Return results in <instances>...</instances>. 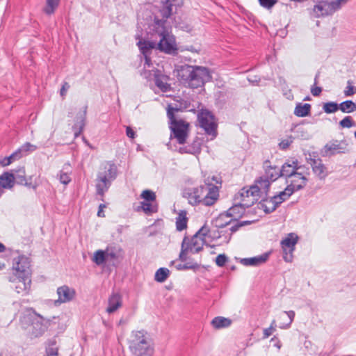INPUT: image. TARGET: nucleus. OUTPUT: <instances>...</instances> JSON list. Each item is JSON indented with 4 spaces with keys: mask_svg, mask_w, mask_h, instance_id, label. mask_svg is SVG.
Returning a JSON list of instances; mask_svg holds the SVG:
<instances>
[{
    "mask_svg": "<svg viewBox=\"0 0 356 356\" xmlns=\"http://www.w3.org/2000/svg\"><path fill=\"white\" fill-rule=\"evenodd\" d=\"M44 321L47 323L49 321L44 319L34 311L30 310L22 318L21 325L29 334L34 337H38L41 336L47 328Z\"/></svg>",
    "mask_w": 356,
    "mask_h": 356,
    "instance_id": "nucleus-8",
    "label": "nucleus"
},
{
    "mask_svg": "<svg viewBox=\"0 0 356 356\" xmlns=\"http://www.w3.org/2000/svg\"><path fill=\"white\" fill-rule=\"evenodd\" d=\"M86 113V108H85L83 111V115H81L79 119H77L76 122L73 126V129L74 131V136L77 137L83 131V129L85 126V115Z\"/></svg>",
    "mask_w": 356,
    "mask_h": 356,
    "instance_id": "nucleus-35",
    "label": "nucleus"
},
{
    "mask_svg": "<svg viewBox=\"0 0 356 356\" xmlns=\"http://www.w3.org/2000/svg\"><path fill=\"white\" fill-rule=\"evenodd\" d=\"M260 4L266 8H270L273 7L275 3L277 2L276 0H259Z\"/></svg>",
    "mask_w": 356,
    "mask_h": 356,
    "instance_id": "nucleus-51",
    "label": "nucleus"
},
{
    "mask_svg": "<svg viewBox=\"0 0 356 356\" xmlns=\"http://www.w3.org/2000/svg\"><path fill=\"white\" fill-rule=\"evenodd\" d=\"M256 188H243L235 195L234 200L236 203L246 208L251 207L259 198L256 194Z\"/></svg>",
    "mask_w": 356,
    "mask_h": 356,
    "instance_id": "nucleus-9",
    "label": "nucleus"
},
{
    "mask_svg": "<svg viewBox=\"0 0 356 356\" xmlns=\"http://www.w3.org/2000/svg\"><path fill=\"white\" fill-rule=\"evenodd\" d=\"M170 275V270L166 268H160L155 273V280L159 282H165Z\"/></svg>",
    "mask_w": 356,
    "mask_h": 356,
    "instance_id": "nucleus-37",
    "label": "nucleus"
},
{
    "mask_svg": "<svg viewBox=\"0 0 356 356\" xmlns=\"http://www.w3.org/2000/svg\"><path fill=\"white\" fill-rule=\"evenodd\" d=\"M322 90L320 87L312 88L311 92L314 96H318L321 92Z\"/></svg>",
    "mask_w": 356,
    "mask_h": 356,
    "instance_id": "nucleus-58",
    "label": "nucleus"
},
{
    "mask_svg": "<svg viewBox=\"0 0 356 356\" xmlns=\"http://www.w3.org/2000/svg\"><path fill=\"white\" fill-rule=\"evenodd\" d=\"M15 186L13 173L3 172L0 175V186L5 189H11Z\"/></svg>",
    "mask_w": 356,
    "mask_h": 356,
    "instance_id": "nucleus-25",
    "label": "nucleus"
},
{
    "mask_svg": "<svg viewBox=\"0 0 356 356\" xmlns=\"http://www.w3.org/2000/svg\"><path fill=\"white\" fill-rule=\"evenodd\" d=\"M115 258H116L115 252L110 248H106L104 250H99L95 251L93 254L92 261L99 266Z\"/></svg>",
    "mask_w": 356,
    "mask_h": 356,
    "instance_id": "nucleus-17",
    "label": "nucleus"
},
{
    "mask_svg": "<svg viewBox=\"0 0 356 356\" xmlns=\"http://www.w3.org/2000/svg\"><path fill=\"white\" fill-rule=\"evenodd\" d=\"M184 108H186L187 106H184ZM182 108L181 106L178 107L169 105L167 111L168 117L170 120V128L172 131L170 137L172 139H175L179 144L186 143L189 133V124L175 115V112H177Z\"/></svg>",
    "mask_w": 356,
    "mask_h": 356,
    "instance_id": "nucleus-5",
    "label": "nucleus"
},
{
    "mask_svg": "<svg viewBox=\"0 0 356 356\" xmlns=\"http://www.w3.org/2000/svg\"><path fill=\"white\" fill-rule=\"evenodd\" d=\"M129 348L136 356H153L154 346L149 335L144 331H133L129 340Z\"/></svg>",
    "mask_w": 356,
    "mask_h": 356,
    "instance_id": "nucleus-6",
    "label": "nucleus"
},
{
    "mask_svg": "<svg viewBox=\"0 0 356 356\" xmlns=\"http://www.w3.org/2000/svg\"><path fill=\"white\" fill-rule=\"evenodd\" d=\"M202 146V140L197 138L188 147H180L181 153H189L192 154H198L200 152Z\"/></svg>",
    "mask_w": 356,
    "mask_h": 356,
    "instance_id": "nucleus-24",
    "label": "nucleus"
},
{
    "mask_svg": "<svg viewBox=\"0 0 356 356\" xmlns=\"http://www.w3.org/2000/svg\"><path fill=\"white\" fill-rule=\"evenodd\" d=\"M309 175L308 169L300 165L297 159H289L282 165V177L286 178L287 186L295 192L307 185Z\"/></svg>",
    "mask_w": 356,
    "mask_h": 356,
    "instance_id": "nucleus-3",
    "label": "nucleus"
},
{
    "mask_svg": "<svg viewBox=\"0 0 356 356\" xmlns=\"http://www.w3.org/2000/svg\"><path fill=\"white\" fill-rule=\"evenodd\" d=\"M221 180L217 176H209L204 179V184L198 187L186 188L184 197L193 206L202 204L207 207L214 205L220 197Z\"/></svg>",
    "mask_w": 356,
    "mask_h": 356,
    "instance_id": "nucleus-2",
    "label": "nucleus"
},
{
    "mask_svg": "<svg viewBox=\"0 0 356 356\" xmlns=\"http://www.w3.org/2000/svg\"><path fill=\"white\" fill-rule=\"evenodd\" d=\"M332 9L329 1H321L314 6L311 15L317 18L323 17L332 14Z\"/></svg>",
    "mask_w": 356,
    "mask_h": 356,
    "instance_id": "nucleus-18",
    "label": "nucleus"
},
{
    "mask_svg": "<svg viewBox=\"0 0 356 356\" xmlns=\"http://www.w3.org/2000/svg\"><path fill=\"white\" fill-rule=\"evenodd\" d=\"M122 306L121 296L118 293H114L108 298L106 312L112 314L117 311Z\"/></svg>",
    "mask_w": 356,
    "mask_h": 356,
    "instance_id": "nucleus-22",
    "label": "nucleus"
},
{
    "mask_svg": "<svg viewBox=\"0 0 356 356\" xmlns=\"http://www.w3.org/2000/svg\"><path fill=\"white\" fill-rule=\"evenodd\" d=\"M276 330V322L273 320L269 327L264 330V339H267Z\"/></svg>",
    "mask_w": 356,
    "mask_h": 356,
    "instance_id": "nucleus-45",
    "label": "nucleus"
},
{
    "mask_svg": "<svg viewBox=\"0 0 356 356\" xmlns=\"http://www.w3.org/2000/svg\"><path fill=\"white\" fill-rule=\"evenodd\" d=\"M270 184V180H268L266 177H261L256 181L255 184L251 186V187L256 188V194L257 195L258 198H259L262 195L267 194Z\"/></svg>",
    "mask_w": 356,
    "mask_h": 356,
    "instance_id": "nucleus-21",
    "label": "nucleus"
},
{
    "mask_svg": "<svg viewBox=\"0 0 356 356\" xmlns=\"http://www.w3.org/2000/svg\"><path fill=\"white\" fill-rule=\"evenodd\" d=\"M314 173L321 179L327 176V168L321 159H314L311 163Z\"/></svg>",
    "mask_w": 356,
    "mask_h": 356,
    "instance_id": "nucleus-20",
    "label": "nucleus"
},
{
    "mask_svg": "<svg viewBox=\"0 0 356 356\" xmlns=\"http://www.w3.org/2000/svg\"><path fill=\"white\" fill-rule=\"evenodd\" d=\"M13 275L31 276V265L29 259L24 255H19L14 258L13 263Z\"/></svg>",
    "mask_w": 356,
    "mask_h": 356,
    "instance_id": "nucleus-12",
    "label": "nucleus"
},
{
    "mask_svg": "<svg viewBox=\"0 0 356 356\" xmlns=\"http://www.w3.org/2000/svg\"><path fill=\"white\" fill-rule=\"evenodd\" d=\"M209 229L202 227L191 238H184L179 258L181 261L186 260V255L188 253H197L200 251L204 245L207 243Z\"/></svg>",
    "mask_w": 356,
    "mask_h": 356,
    "instance_id": "nucleus-7",
    "label": "nucleus"
},
{
    "mask_svg": "<svg viewBox=\"0 0 356 356\" xmlns=\"http://www.w3.org/2000/svg\"><path fill=\"white\" fill-rule=\"evenodd\" d=\"M11 173L14 177V183L18 184L25 185L28 187H31L33 189H36V185H33L31 182H29L26 178V172L24 167L19 168L17 169L13 170Z\"/></svg>",
    "mask_w": 356,
    "mask_h": 356,
    "instance_id": "nucleus-19",
    "label": "nucleus"
},
{
    "mask_svg": "<svg viewBox=\"0 0 356 356\" xmlns=\"http://www.w3.org/2000/svg\"><path fill=\"white\" fill-rule=\"evenodd\" d=\"M280 205L277 201L274 200V196L270 199H267L264 201L262 208L266 213H271L276 209Z\"/></svg>",
    "mask_w": 356,
    "mask_h": 356,
    "instance_id": "nucleus-33",
    "label": "nucleus"
},
{
    "mask_svg": "<svg viewBox=\"0 0 356 356\" xmlns=\"http://www.w3.org/2000/svg\"><path fill=\"white\" fill-rule=\"evenodd\" d=\"M58 176L60 181L65 185L68 184L71 181V178L67 172L60 171Z\"/></svg>",
    "mask_w": 356,
    "mask_h": 356,
    "instance_id": "nucleus-47",
    "label": "nucleus"
},
{
    "mask_svg": "<svg viewBox=\"0 0 356 356\" xmlns=\"http://www.w3.org/2000/svg\"><path fill=\"white\" fill-rule=\"evenodd\" d=\"M172 13V6L166 3L163 8L154 13L153 22L148 24L145 37L136 35L138 40L137 45L145 57L143 76L149 81H154L156 86L161 92L170 89L168 83V76L163 74L159 70L152 69L149 54L153 49H158L168 54H173L177 50L175 37L172 33L171 24L168 18Z\"/></svg>",
    "mask_w": 356,
    "mask_h": 356,
    "instance_id": "nucleus-1",
    "label": "nucleus"
},
{
    "mask_svg": "<svg viewBox=\"0 0 356 356\" xmlns=\"http://www.w3.org/2000/svg\"><path fill=\"white\" fill-rule=\"evenodd\" d=\"M311 105L309 104H298L294 110V114L298 117H305L309 114Z\"/></svg>",
    "mask_w": 356,
    "mask_h": 356,
    "instance_id": "nucleus-30",
    "label": "nucleus"
},
{
    "mask_svg": "<svg viewBox=\"0 0 356 356\" xmlns=\"http://www.w3.org/2000/svg\"><path fill=\"white\" fill-rule=\"evenodd\" d=\"M323 108L326 113H335L339 110V104L333 102H327L323 104Z\"/></svg>",
    "mask_w": 356,
    "mask_h": 356,
    "instance_id": "nucleus-40",
    "label": "nucleus"
},
{
    "mask_svg": "<svg viewBox=\"0 0 356 356\" xmlns=\"http://www.w3.org/2000/svg\"><path fill=\"white\" fill-rule=\"evenodd\" d=\"M5 267V265L3 264L0 263V270L3 269Z\"/></svg>",
    "mask_w": 356,
    "mask_h": 356,
    "instance_id": "nucleus-63",
    "label": "nucleus"
},
{
    "mask_svg": "<svg viewBox=\"0 0 356 356\" xmlns=\"http://www.w3.org/2000/svg\"><path fill=\"white\" fill-rule=\"evenodd\" d=\"M348 1V0H332V1H329L330 7L332 8V13L341 8Z\"/></svg>",
    "mask_w": 356,
    "mask_h": 356,
    "instance_id": "nucleus-43",
    "label": "nucleus"
},
{
    "mask_svg": "<svg viewBox=\"0 0 356 356\" xmlns=\"http://www.w3.org/2000/svg\"><path fill=\"white\" fill-rule=\"evenodd\" d=\"M177 76L192 88L202 87L211 76L205 67L184 65L177 70Z\"/></svg>",
    "mask_w": 356,
    "mask_h": 356,
    "instance_id": "nucleus-4",
    "label": "nucleus"
},
{
    "mask_svg": "<svg viewBox=\"0 0 356 356\" xmlns=\"http://www.w3.org/2000/svg\"><path fill=\"white\" fill-rule=\"evenodd\" d=\"M187 217L186 212L181 211L179 212L177 218H176V227L179 231H182L187 227Z\"/></svg>",
    "mask_w": 356,
    "mask_h": 356,
    "instance_id": "nucleus-32",
    "label": "nucleus"
},
{
    "mask_svg": "<svg viewBox=\"0 0 356 356\" xmlns=\"http://www.w3.org/2000/svg\"><path fill=\"white\" fill-rule=\"evenodd\" d=\"M37 149V146L33 145L30 143H26L22 146H21L17 151H20V154H22V152H33Z\"/></svg>",
    "mask_w": 356,
    "mask_h": 356,
    "instance_id": "nucleus-44",
    "label": "nucleus"
},
{
    "mask_svg": "<svg viewBox=\"0 0 356 356\" xmlns=\"http://www.w3.org/2000/svg\"><path fill=\"white\" fill-rule=\"evenodd\" d=\"M292 142H293V140H292L291 138H288L284 139L280 143V144H279L280 147L282 149H285L289 147V145L292 143Z\"/></svg>",
    "mask_w": 356,
    "mask_h": 356,
    "instance_id": "nucleus-52",
    "label": "nucleus"
},
{
    "mask_svg": "<svg viewBox=\"0 0 356 356\" xmlns=\"http://www.w3.org/2000/svg\"><path fill=\"white\" fill-rule=\"evenodd\" d=\"M284 316H287L288 321L280 324V327L281 329H288L291 326L295 317V312L293 311L284 312L280 318H283Z\"/></svg>",
    "mask_w": 356,
    "mask_h": 356,
    "instance_id": "nucleus-38",
    "label": "nucleus"
},
{
    "mask_svg": "<svg viewBox=\"0 0 356 356\" xmlns=\"http://www.w3.org/2000/svg\"><path fill=\"white\" fill-rule=\"evenodd\" d=\"M184 50L189 51L193 53L199 54L201 49H200V47H195L194 46L190 45V46H186L185 47H183V49H181V51H184Z\"/></svg>",
    "mask_w": 356,
    "mask_h": 356,
    "instance_id": "nucleus-53",
    "label": "nucleus"
},
{
    "mask_svg": "<svg viewBox=\"0 0 356 356\" xmlns=\"http://www.w3.org/2000/svg\"><path fill=\"white\" fill-rule=\"evenodd\" d=\"M140 208L146 214H152L157 211V204L156 202H141Z\"/></svg>",
    "mask_w": 356,
    "mask_h": 356,
    "instance_id": "nucleus-34",
    "label": "nucleus"
},
{
    "mask_svg": "<svg viewBox=\"0 0 356 356\" xmlns=\"http://www.w3.org/2000/svg\"><path fill=\"white\" fill-rule=\"evenodd\" d=\"M140 197L144 200L143 202H156L155 193L149 190H145L142 192Z\"/></svg>",
    "mask_w": 356,
    "mask_h": 356,
    "instance_id": "nucleus-41",
    "label": "nucleus"
},
{
    "mask_svg": "<svg viewBox=\"0 0 356 356\" xmlns=\"http://www.w3.org/2000/svg\"><path fill=\"white\" fill-rule=\"evenodd\" d=\"M197 117L201 127L207 134L211 136V139L214 138L217 135V124L211 113L207 110H202Z\"/></svg>",
    "mask_w": 356,
    "mask_h": 356,
    "instance_id": "nucleus-10",
    "label": "nucleus"
},
{
    "mask_svg": "<svg viewBox=\"0 0 356 356\" xmlns=\"http://www.w3.org/2000/svg\"><path fill=\"white\" fill-rule=\"evenodd\" d=\"M227 258L225 254H219L217 256V257L216 259V264L218 266L222 267L225 264V263L227 262Z\"/></svg>",
    "mask_w": 356,
    "mask_h": 356,
    "instance_id": "nucleus-49",
    "label": "nucleus"
},
{
    "mask_svg": "<svg viewBox=\"0 0 356 356\" xmlns=\"http://www.w3.org/2000/svg\"><path fill=\"white\" fill-rule=\"evenodd\" d=\"M126 134H127V136L129 138H134V137H135V132H134V131L131 127H127Z\"/></svg>",
    "mask_w": 356,
    "mask_h": 356,
    "instance_id": "nucleus-57",
    "label": "nucleus"
},
{
    "mask_svg": "<svg viewBox=\"0 0 356 356\" xmlns=\"http://www.w3.org/2000/svg\"><path fill=\"white\" fill-rule=\"evenodd\" d=\"M10 281L15 284V289L17 293L22 296L29 294L31 286V276L12 275Z\"/></svg>",
    "mask_w": 356,
    "mask_h": 356,
    "instance_id": "nucleus-14",
    "label": "nucleus"
},
{
    "mask_svg": "<svg viewBox=\"0 0 356 356\" xmlns=\"http://www.w3.org/2000/svg\"><path fill=\"white\" fill-rule=\"evenodd\" d=\"M294 192L295 191H293V189L286 186L283 191H281L279 194L274 195V200L277 201L280 204L284 201L288 200Z\"/></svg>",
    "mask_w": 356,
    "mask_h": 356,
    "instance_id": "nucleus-29",
    "label": "nucleus"
},
{
    "mask_svg": "<svg viewBox=\"0 0 356 356\" xmlns=\"http://www.w3.org/2000/svg\"><path fill=\"white\" fill-rule=\"evenodd\" d=\"M59 1L60 0H47V3L44 8V12L47 15L53 14L58 6Z\"/></svg>",
    "mask_w": 356,
    "mask_h": 356,
    "instance_id": "nucleus-39",
    "label": "nucleus"
},
{
    "mask_svg": "<svg viewBox=\"0 0 356 356\" xmlns=\"http://www.w3.org/2000/svg\"><path fill=\"white\" fill-rule=\"evenodd\" d=\"M280 176H282V168L280 169L276 166H267L266 169V178L270 181H275Z\"/></svg>",
    "mask_w": 356,
    "mask_h": 356,
    "instance_id": "nucleus-26",
    "label": "nucleus"
},
{
    "mask_svg": "<svg viewBox=\"0 0 356 356\" xmlns=\"http://www.w3.org/2000/svg\"><path fill=\"white\" fill-rule=\"evenodd\" d=\"M69 88H70L69 83L67 82H65L63 84L62 88L60 91V94L63 97H65V96L66 95L67 91L68 90Z\"/></svg>",
    "mask_w": 356,
    "mask_h": 356,
    "instance_id": "nucleus-54",
    "label": "nucleus"
},
{
    "mask_svg": "<svg viewBox=\"0 0 356 356\" xmlns=\"http://www.w3.org/2000/svg\"><path fill=\"white\" fill-rule=\"evenodd\" d=\"M232 324V321L225 317L217 316L211 321V325L215 329L228 327Z\"/></svg>",
    "mask_w": 356,
    "mask_h": 356,
    "instance_id": "nucleus-27",
    "label": "nucleus"
},
{
    "mask_svg": "<svg viewBox=\"0 0 356 356\" xmlns=\"http://www.w3.org/2000/svg\"><path fill=\"white\" fill-rule=\"evenodd\" d=\"M339 124L343 128H350L353 125V122L350 116L345 117L340 121Z\"/></svg>",
    "mask_w": 356,
    "mask_h": 356,
    "instance_id": "nucleus-48",
    "label": "nucleus"
},
{
    "mask_svg": "<svg viewBox=\"0 0 356 356\" xmlns=\"http://www.w3.org/2000/svg\"><path fill=\"white\" fill-rule=\"evenodd\" d=\"M339 109L343 113H351L356 111V104L350 100H347L339 104Z\"/></svg>",
    "mask_w": 356,
    "mask_h": 356,
    "instance_id": "nucleus-36",
    "label": "nucleus"
},
{
    "mask_svg": "<svg viewBox=\"0 0 356 356\" xmlns=\"http://www.w3.org/2000/svg\"><path fill=\"white\" fill-rule=\"evenodd\" d=\"M271 341H275L274 346H276L278 349L281 348V343L278 341L275 337L271 339Z\"/></svg>",
    "mask_w": 356,
    "mask_h": 356,
    "instance_id": "nucleus-59",
    "label": "nucleus"
},
{
    "mask_svg": "<svg viewBox=\"0 0 356 356\" xmlns=\"http://www.w3.org/2000/svg\"><path fill=\"white\" fill-rule=\"evenodd\" d=\"M307 0H290L291 2H293L295 4H298V3H302L305 1H307Z\"/></svg>",
    "mask_w": 356,
    "mask_h": 356,
    "instance_id": "nucleus-60",
    "label": "nucleus"
},
{
    "mask_svg": "<svg viewBox=\"0 0 356 356\" xmlns=\"http://www.w3.org/2000/svg\"><path fill=\"white\" fill-rule=\"evenodd\" d=\"M268 257V254L241 259V263L244 266H257L265 263Z\"/></svg>",
    "mask_w": 356,
    "mask_h": 356,
    "instance_id": "nucleus-23",
    "label": "nucleus"
},
{
    "mask_svg": "<svg viewBox=\"0 0 356 356\" xmlns=\"http://www.w3.org/2000/svg\"><path fill=\"white\" fill-rule=\"evenodd\" d=\"M117 175V167L110 162L106 163L103 168L99 172L97 179L101 182L110 186L111 181L115 179Z\"/></svg>",
    "mask_w": 356,
    "mask_h": 356,
    "instance_id": "nucleus-16",
    "label": "nucleus"
},
{
    "mask_svg": "<svg viewBox=\"0 0 356 356\" xmlns=\"http://www.w3.org/2000/svg\"><path fill=\"white\" fill-rule=\"evenodd\" d=\"M343 92L346 97H350L356 93V87L353 86V81H348L347 86L346 87Z\"/></svg>",
    "mask_w": 356,
    "mask_h": 356,
    "instance_id": "nucleus-42",
    "label": "nucleus"
},
{
    "mask_svg": "<svg viewBox=\"0 0 356 356\" xmlns=\"http://www.w3.org/2000/svg\"><path fill=\"white\" fill-rule=\"evenodd\" d=\"M4 250H5V246L3 245V244L0 243V252H3Z\"/></svg>",
    "mask_w": 356,
    "mask_h": 356,
    "instance_id": "nucleus-61",
    "label": "nucleus"
},
{
    "mask_svg": "<svg viewBox=\"0 0 356 356\" xmlns=\"http://www.w3.org/2000/svg\"><path fill=\"white\" fill-rule=\"evenodd\" d=\"M22 156V154H20V151H17V149L13 152L9 156L4 157L3 159H0V165L2 166H8L11 164L13 162L19 159Z\"/></svg>",
    "mask_w": 356,
    "mask_h": 356,
    "instance_id": "nucleus-31",
    "label": "nucleus"
},
{
    "mask_svg": "<svg viewBox=\"0 0 356 356\" xmlns=\"http://www.w3.org/2000/svg\"><path fill=\"white\" fill-rule=\"evenodd\" d=\"M46 354L47 356H54L57 355L58 350L56 348H48L46 350Z\"/></svg>",
    "mask_w": 356,
    "mask_h": 356,
    "instance_id": "nucleus-55",
    "label": "nucleus"
},
{
    "mask_svg": "<svg viewBox=\"0 0 356 356\" xmlns=\"http://www.w3.org/2000/svg\"><path fill=\"white\" fill-rule=\"evenodd\" d=\"M106 208V205L104 204H101L99 206V210H98V212H97V216L99 217H104L105 215H104V209Z\"/></svg>",
    "mask_w": 356,
    "mask_h": 356,
    "instance_id": "nucleus-56",
    "label": "nucleus"
},
{
    "mask_svg": "<svg viewBox=\"0 0 356 356\" xmlns=\"http://www.w3.org/2000/svg\"><path fill=\"white\" fill-rule=\"evenodd\" d=\"M245 208V207H242L235 202V204L227 211V214H222L216 220V226L223 227L225 225H229L232 219L229 221H226L225 224H223L222 221H223L224 218L228 217H232L234 219L240 218L244 213Z\"/></svg>",
    "mask_w": 356,
    "mask_h": 356,
    "instance_id": "nucleus-15",
    "label": "nucleus"
},
{
    "mask_svg": "<svg viewBox=\"0 0 356 356\" xmlns=\"http://www.w3.org/2000/svg\"><path fill=\"white\" fill-rule=\"evenodd\" d=\"M344 149L345 148L337 142L329 143L324 147L325 153L330 155L344 152Z\"/></svg>",
    "mask_w": 356,
    "mask_h": 356,
    "instance_id": "nucleus-28",
    "label": "nucleus"
},
{
    "mask_svg": "<svg viewBox=\"0 0 356 356\" xmlns=\"http://www.w3.org/2000/svg\"><path fill=\"white\" fill-rule=\"evenodd\" d=\"M237 228H238V226H232L230 227V230L232 232H235L237 229Z\"/></svg>",
    "mask_w": 356,
    "mask_h": 356,
    "instance_id": "nucleus-62",
    "label": "nucleus"
},
{
    "mask_svg": "<svg viewBox=\"0 0 356 356\" xmlns=\"http://www.w3.org/2000/svg\"><path fill=\"white\" fill-rule=\"evenodd\" d=\"M109 186H106V184L101 182L99 180L97 179L96 183V189L97 193L99 195H103L106 191L108 189Z\"/></svg>",
    "mask_w": 356,
    "mask_h": 356,
    "instance_id": "nucleus-46",
    "label": "nucleus"
},
{
    "mask_svg": "<svg viewBox=\"0 0 356 356\" xmlns=\"http://www.w3.org/2000/svg\"><path fill=\"white\" fill-rule=\"evenodd\" d=\"M177 27L180 29L182 31H184L186 32H191L193 29L191 25L190 24L186 23V22H180L177 24Z\"/></svg>",
    "mask_w": 356,
    "mask_h": 356,
    "instance_id": "nucleus-50",
    "label": "nucleus"
},
{
    "mask_svg": "<svg viewBox=\"0 0 356 356\" xmlns=\"http://www.w3.org/2000/svg\"><path fill=\"white\" fill-rule=\"evenodd\" d=\"M298 241V236L295 233H290L281 241L283 250V259L286 262L291 263L293 259V251Z\"/></svg>",
    "mask_w": 356,
    "mask_h": 356,
    "instance_id": "nucleus-11",
    "label": "nucleus"
},
{
    "mask_svg": "<svg viewBox=\"0 0 356 356\" xmlns=\"http://www.w3.org/2000/svg\"><path fill=\"white\" fill-rule=\"evenodd\" d=\"M56 293L58 298L54 301L56 306L73 301L76 295L75 289L67 285L59 286L56 290Z\"/></svg>",
    "mask_w": 356,
    "mask_h": 356,
    "instance_id": "nucleus-13",
    "label": "nucleus"
}]
</instances>
